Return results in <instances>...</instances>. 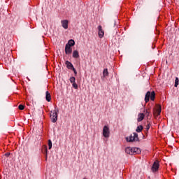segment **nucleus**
Segmentation results:
<instances>
[{
  "mask_svg": "<svg viewBox=\"0 0 179 179\" xmlns=\"http://www.w3.org/2000/svg\"><path fill=\"white\" fill-rule=\"evenodd\" d=\"M143 130V126L140 125L138 126L136 128V131L137 133H133V134H131L129 137H126V140L127 142H134V141H139L138 134V133H141Z\"/></svg>",
  "mask_w": 179,
  "mask_h": 179,
  "instance_id": "nucleus-1",
  "label": "nucleus"
},
{
  "mask_svg": "<svg viewBox=\"0 0 179 179\" xmlns=\"http://www.w3.org/2000/svg\"><path fill=\"white\" fill-rule=\"evenodd\" d=\"M125 152L128 155H139L141 153V149L140 148H131V146H127L125 148Z\"/></svg>",
  "mask_w": 179,
  "mask_h": 179,
  "instance_id": "nucleus-2",
  "label": "nucleus"
},
{
  "mask_svg": "<svg viewBox=\"0 0 179 179\" xmlns=\"http://www.w3.org/2000/svg\"><path fill=\"white\" fill-rule=\"evenodd\" d=\"M156 96V93L155 91L152 92H147L145 96V103H148L150 101V99L152 101H155Z\"/></svg>",
  "mask_w": 179,
  "mask_h": 179,
  "instance_id": "nucleus-3",
  "label": "nucleus"
},
{
  "mask_svg": "<svg viewBox=\"0 0 179 179\" xmlns=\"http://www.w3.org/2000/svg\"><path fill=\"white\" fill-rule=\"evenodd\" d=\"M59 112V109L55 106V109L54 110H50V119L52 123H55L58 118V113Z\"/></svg>",
  "mask_w": 179,
  "mask_h": 179,
  "instance_id": "nucleus-4",
  "label": "nucleus"
},
{
  "mask_svg": "<svg viewBox=\"0 0 179 179\" xmlns=\"http://www.w3.org/2000/svg\"><path fill=\"white\" fill-rule=\"evenodd\" d=\"M159 160H155V162H154L152 166V171L153 173H156V171H158L159 169Z\"/></svg>",
  "mask_w": 179,
  "mask_h": 179,
  "instance_id": "nucleus-5",
  "label": "nucleus"
},
{
  "mask_svg": "<svg viewBox=\"0 0 179 179\" xmlns=\"http://www.w3.org/2000/svg\"><path fill=\"white\" fill-rule=\"evenodd\" d=\"M103 136L105 138H109V136H110V129H109L108 126H103Z\"/></svg>",
  "mask_w": 179,
  "mask_h": 179,
  "instance_id": "nucleus-6",
  "label": "nucleus"
},
{
  "mask_svg": "<svg viewBox=\"0 0 179 179\" xmlns=\"http://www.w3.org/2000/svg\"><path fill=\"white\" fill-rule=\"evenodd\" d=\"M72 52H73V49L72 48L70 47L69 41V42H67L65 46V53L66 55H71Z\"/></svg>",
  "mask_w": 179,
  "mask_h": 179,
  "instance_id": "nucleus-7",
  "label": "nucleus"
},
{
  "mask_svg": "<svg viewBox=\"0 0 179 179\" xmlns=\"http://www.w3.org/2000/svg\"><path fill=\"white\" fill-rule=\"evenodd\" d=\"M48 149L47 145H43L42 147V152L45 155V160H48Z\"/></svg>",
  "mask_w": 179,
  "mask_h": 179,
  "instance_id": "nucleus-8",
  "label": "nucleus"
},
{
  "mask_svg": "<svg viewBox=\"0 0 179 179\" xmlns=\"http://www.w3.org/2000/svg\"><path fill=\"white\" fill-rule=\"evenodd\" d=\"M98 31H99V37L103 38L104 36V31L102 29V26L99 25L98 26Z\"/></svg>",
  "mask_w": 179,
  "mask_h": 179,
  "instance_id": "nucleus-9",
  "label": "nucleus"
},
{
  "mask_svg": "<svg viewBox=\"0 0 179 179\" xmlns=\"http://www.w3.org/2000/svg\"><path fill=\"white\" fill-rule=\"evenodd\" d=\"M61 23L64 29H67L69 28V20H62Z\"/></svg>",
  "mask_w": 179,
  "mask_h": 179,
  "instance_id": "nucleus-10",
  "label": "nucleus"
},
{
  "mask_svg": "<svg viewBox=\"0 0 179 179\" xmlns=\"http://www.w3.org/2000/svg\"><path fill=\"white\" fill-rule=\"evenodd\" d=\"M65 64H66L67 69H72V71H73V65L72 64V63H71V62H69V60H67L65 62Z\"/></svg>",
  "mask_w": 179,
  "mask_h": 179,
  "instance_id": "nucleus-11",
  "label": "nucleus"
},
{
  "mask_svg": "<svg viewBox=\"0 0 179 179\" xmlns=\"http://www.w3.org/2000/svg\"><path fill=\"white\" fill-rule=\"evenodd\" d=\"M45 99L48 102L51 101V94L48 91L45 92Z\"/></svg>",
  "mask_w": 179,
  "mask_h": 179,
  "instance_id": "nucleus-12",
  "label": "nucleus"
},
{
  "mask_svg": "<svg viewBox=\"0 0 179 179\" xmlns=\"http://www.w3.org/2000/svg\"><path fill=\"white\" fill-rule=\"evenodd\" d=\"M73 57L74 59H78L80 57V55H79L78 50H73Z\"/></svg>",
  "mask_w": 179,
  "mask_h": 179,
  "instance_id": "nucleus-13",
  "label": "nucleus"
},
{
  "mask_svg": "<svg viewBox=\"0 0 179 179\" xmlns=\"http://www.w3.org/2000/svg\"><path fill=\"white\" fill-rule=\"evenodd\" d=\"M144 117H145L144 113H138L137 121L142 122V120H143Z\"/></svg>",
  "mask_w": 179,
  "mask_h": 179,
  "instance_id": "nucleus-14",
  "label": "nucleus"
},
{
  "mask_svg": "<svg viewBox=\"0 0 179 179\" xmlns=\"http://www.w3.org/2000/svg\"><path fill=\"white\" fill-rule=\"evenodd\" d=\"M69 44L70 48H72V46H74V45H75L74 39H69Z\"/></svg>",
  "mask_w": 179,
  "mask_h": 179,
  "instance_id": "nucleus-15",
  "label": "nucleus"
},
{
  "mask_svg": "<svg viewBox=\"0 0 179 179\" xmlns=\"http://www.w3.org/2000/svg\"><path fill=\"white\" fill-rule=\"evenodd\" d=\"M108 75H109V72H108V69H104V70L103 71V78H105L106 76H108Z\"/></svg>",
  "mask_w": 179,
  "mask_h": 179,
  "instance_id": "nucleus-16",
  "label": "nucleus"
},
{
  "mask_svg": "<svg viewBox=\"0 0 179 179\" xmlns=\"http://www.w3.org/2000/svg\"><path fill=\"white\" fill-rule=\"evenodd\" d=\"M48 149H52V142L51 139H48Z\"/></svg>",
  "mask_w": 179,
  "mask_h": 179,
  "instance_id": "nucleus-17",
  "label": "nucleus"
},
{
  "mask_svg": "<svg viewBox=\"0 0 179 179\" xmlns=\"http://www.w3.org/2000/svg\"><path fill=\"white\" fill-rule=\"evenodd\" d=\"M179 85V78L176 77L175 79V87H178Z\"/></svg>",
  "mask_w": 179,
  "mask_h": 179,
  "instance_id": "nucleus-18",
  "label": "nucleus"
},
{
  "mask_svg": "<svg viewBox=\"0 0 179 179\" xmlns=\"http://www.w3.org/2000/svg\"><path fill=\"white\" fill-rule=\"evenodd\" d=\"M162 112V105H158V108L157 109V115H160Z\"/></svg>",
  "mask_w": 179,
  "mask_h": 179,
  "instance_id": "nucleus-19",
  "label": "nucleus"
},
{
  "mask_svg": "<svg viewBox=\"0 0 179 179\" xmlns=\"http://www.w3.org/2000/svg\"><path fill=\"white\" fill-rule=\"evenodd\" d=\"M75 80H76V78H75V76H71L70 82H71V83H72V85H73Z\"/></svg>",
  "mask_w": 179,
  "mask_h": 179,
  "instance_id": "nucleus-20",
  "label": "nucleus"
},
{
  "mask_svg": "<svg viewBox=\"0 0 179 179\" xmlns=\"http://www.w3.org/2000/svg\"><path fill=\"white\" fill-rule=\"evenodd\" d=\"M72 87L74 89H78V83H76V80H74L73 85H72Z\"/></svg>",
  "mask_w": 179,
  "mask_h": 179,
  "instance_id": "nucleus-21",
  "label": "nucleus"
},
{
  "mask_svg": "<svg viewBox=\"0 0 179 179\" xmlns=\"http://www.w3.org/2000/svg\"><path fill=\"white\" fill-rule=\"evenodd\" d=\"M18 108L22 110L23 109H24V105H22V103H20Z\"/></svg>",
  "mask_w": 179,
  "mask_h": 179,
  "instance_id": "nucleus-22",
  "label": "nucleus"
},
{
  "mask_svg": "<svg viewBox=\"0 0 179 179\" xmlns=\"http://www.w3.org/2000/svg\"><path fill=\"white\" fill-rule=\"evenodd\" d=\"M73 71L74 72V75L76 76L78 75V71H76V69L74 68V66H73Z\"/></svg>",
  "mask_w": 179,
  "mask_h": 179,
  "instance_id": "nucleus-23",
  "label": "nucleus"
},
{
  "mask_svg": "<svg viewBox=\"0 0 179 179\" xmlns=\"http://www.w3.org/2000/svg\"><path fill=\"white\" fill-rule=\"evenodd\" d=\"M5 156L6 157H9V156H10V152H7V153H5Z\"/></svg>",
  "mask_w": 179,
  "mask_h": 179,
  "instance_id": "nucleus-24",
  "label": "nucleus"
},
{
  "mask_svg": "<svg viewBox=\"0 0 179 179\" xmlns=\"http://www.w3.org/2000/svg\"><path fill=\"white\" fill-rule=\"evenodd\" d=\"M150 126H151L150 124H148V126L146 127V129L150 130Z\"/></svg>",
  "mask_w": 179,
  "mask_h": 179,
  "instance_id": "nucleus-25",
  "label": "nucleus"
},
{
  "mask_svg": "<svg viewBox=\"0 0 179 179\" xmlns=\"http://www.w3.org/2000/svg\"><path fill=\"white\" fill-rule=\"evenodd\" d=\"M113 24H114V27H115V26L117 24V22L114 21Z\"/></svg>",
  "mask_w": 179,
  "mask_h": 179,
  "instance_id": "nucleus-26",
  "label": "nucleus"
},
{
  "mask_svg": "<svg viewBox=\"0 0 179 179\" xmlns=\"http://www.w3.org/2000/svg\"><path fill=\"white\" fill-rule=\"evenodd\" d=\"M83 179H88V178H86V176H85V177L83 178Z\"/></svg>",
  "mask_w": 179,
  "mask_h": 179,
  "instance_id": "nucleus-27",
  "label": "nucleus"
},
{
  "mask_svg": "<svg viewBox=\"0 0 179 179\" xmlns=\"http://www.w3.org/2000/svg\"><path fill=\"white\" fill-rule=\"evenodd\" d=\"M178 30H179V29H178Z\"/></svg>",
  "mask_w": 179,
  "mask_h": 179,
  "instance_id": "nucleus-28",
  "label": "nucleus"
}]
</instances>
